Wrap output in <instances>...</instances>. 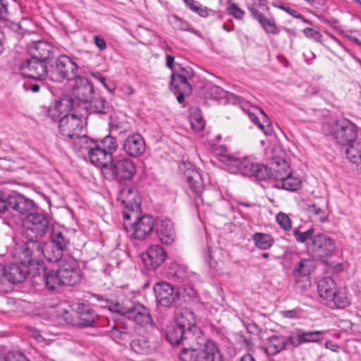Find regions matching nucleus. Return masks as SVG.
<instances>
[{"label": "nucleus", "instance_id": "obj_1", "mask_svg": "<svg viewBox=\"0 0 361 361\" xmlns=\"http://www.w3.org/2000/svg\"><path fill=\"white\" fill-rule=\"evenodd\" d=\"M216 150V154L221 156L220 161L231 173H239L259 180L271 179L281 183L290 173V166L284 159L273 161L269 168L264 164L254 162L247 157L238 158L224 154L227 151L225 146H221Z\"/></svg>", "mask_w": 361, "mask_h": 361}, {"label": "nucleus", "instance_id": "obj_2", "mask_svg": "<svg viewBox=\"0 0 361 361\" xmlns=\"http://www.w3.org/2000/svg\"><path fill=\"white\" fill-rule=\"evenodd\" d=\"M48 217L42 213H31L23 222V233L27 241L22 246L27 253L39 256V240L44 236L49 228Z\"/></svg>", "mask_w": 361, "mask_h": 361}, {"label": "nucleus", "instance_id": "obj_3", "mask_svg": "<svg viewBox=\"0 0 361 361\" xmlns=\"http://www.w3.org/2000/svg\"><path fill=\"white\" fill-rule=\"evenodd\" d=\"M70 245L68 233L61 228L53 227L50 234V243L39 245V258L43 256L49 262H56L61 259L63 252Z\"/></svg>", "mask_w": 361, "mask_h": 361}, {"label": "nucleus", "instance_id": "obj_4", "mask_svg": "<svg viewBox=\"0 0 361 361\" xmlns=\"http://www.w3.org/2000/svg\"><path fill=\"white\" fill-rule=\"evenodd\" d=\"M323 130L325 133L331 135L337 143L342 145L353 143L357 135L356 125L344 118L325 123Z\"/></svg>", "mask_w": 361, "mask_h": 361}, {"label": "nucleus", "instance_id": "obj_5", "mask_svg": "<svg viewBox=\"0 0 361 361\" xmlns=\"http://www.w3.org/2000/svg\"><path fill=\"white\" fill-rule=\"evenodd\" d=\"M20 262H11L4 268V276L11 283H18L23 282L29 274V266L39 259L32 253H27L20 247L19 253Z\"/></svg>", "mask_w": 361, "mask_h": 361}, {"label": "nucleus", "instance_id": "obj_6", "mask_svg": "<svg viewBox=\"0 0 361 361\" xmlns=\"http://www.w3.org/2000/svg\"><path fill=\"white\" fill-rule=\"evenodd\" d=\"M198 327L194 312L188 308L181 309L173 323L167 326L166 339L168 341H178L183 334Z\"/></svg>", "mask_w": 361, "mask_h": 361}, {"label": "nucleus", "instance_id": "obj_7", "mask_svg": "<svg viewBox=\"0 0 361 361\" xmlns=\"http://www.w3.org/2000/svg\"><path fill=\"white\" fill-rule=\"evenodd\" d=\"M78 64L67 55H60L49 66V79L54 82L73 80L78 76Z\"/></svg>", "mask_w": 361, "mask_h": 361}, {"label": "nucleus", "instance_id": "obj_8", "mask_svg": "<svg viewBox=\"0 0 361 361\" xmlns=\"http://www.w3.org/2000/svg\"><path fill=\"white\" fill-rule=\"evenodd\" d=\"M135 173L136 166L134 161L126 157L115 161L113 159L109 167L103 171L106 179L118 180H130Z\"/></svg>", "mask_w": 361, "mask_h": 361}, {"label": "nucleus", "instance_id": "obj_9", "mask_svg": "<svg viewBox=\"0 0 361 361\" xmlns=\"http://www.w3.org/2000/svg\"><path fill=\"white\" fill-rule=\"evenodd\" d=\"M307 249L314 257L326 258L333 255L336 250L334 240L324 233H317L308 243Z\"/></svg>", "mask_w": 361, "mask_h": 361}, {"label": "nucleus", "instance_id": "obj_10", "mask_svg": "<svg viewBox=\"0 0 361 361\" xmlns=\"http://www.w3.org/2000/svg\"><path fill=\"white\" fill-rule=\"evenodd\" d=\"M59 132L65 140H71L84 133V126L80 116L74 114H66L60 119Z\"/></svg>", "mask_w": 361, "mask_h": 361}, {"label": "nucleus", "instance_id": "obj_11", "mask_svg": "<svg viewBox=\"0 0 361 361\" xmlns=\"http://www.w3.org/2000/svg\"><path fill=\"white\" fill-rule=\"evenodd\" d=\"M48 64L49 63L31 57L20 64V70L21 74L25 77L36 80H42L47 78H49Z\"/></svg>", "mask_w": 361, "mask_h": 361}, {"label": "nucleus", "instance_id": "obj_12", "mask_svg": "<svg viewBox=\"0 0 361 361\" xmlns=\"http://www.w3.org/2000/svg\"><path fill=\"white\" fill-rule=\"evenodd\" d=\"M57 271L64 286H74L80 281V271L76 260L73 258L61 259Z\"/></svg>", "mask_w": 361, "mask_h": 361}, {"label": "nucleus", "instance_id": "obj_13", "mask_svg": "<svg viewBox=\"0 0 361 361\" xmlns=\"http://www.w3.org/2000/svg\"><path fill=\"white\" fill-rule=\"evenodd\" d=\"M182 338H178V341H169L173 345H181L193 350L200 351L209 340L202 334L199 327L195 328L183 334Z\"/></svg>", "mask_w": 361, "mask_h": 361}, {"label": "nucleus", "instance_id": "obj_14", "mask_svg": "<svg viewBox=\"0 0 361 361\" xmlns=\"http://www.w3.org/2000/svg\"><path fill=\"white\" fill-rule=\"evenodd\" d=\"M154 222L150 215L137 216L136 221L132 224L131 238L141 240L148 238L154 231Z\"/></svg>", "mask_w": 361, "mask_h": 361}, {"label": "nucleus", "instance_id": "obj_15", "mask_svg": "<svg viewBox=\"0 0 361 361\" xmlns=\"http://www.w3.org/2000/svg\"><path fill=\"white\" fill-rule=\"evenodd\" d=\"M166 252L158 245L149 247L145 254L142 255V260L147 271L156 270L166 259Z\"/></svg>", "mask_w": 361, "mask_h": 361}, {"label": "nucleus", "instance_id": "obj_16", "mask_svg": "<svg viewBox=\"0 0 361 361\" xmlns=\"http://www.w3.org/2000/svg\"><path fill=\"white\" fill-rule=\"evenodd\" d=\"M27 51L31 57L50 63L54 57V47L47 41L38 40L27 44Z\"/></svg>", "mask_w": 361, "mask_h": 361}, {"label": "nucleus", "instance_id": "obj_17", "mask_svg": "<svg viewBox=\"0 0 361 361\" xmlns=\"http://www.w3.org/2000/svg\"><path fill=\"white\" fill-rule=\"evenodd\" d=\"M97 299L104 302V305H102L103 307H107L111 312L126 316L128 318L130 317L137 304L128 298L118 301L104 298L103 296H97Z\"/></svg>", "mask_w": 361, "mask_h": 361}, {"label": "nucleus", "instance_id": "obj_18", "mask_svg": "<svg viewBox=\"0 0 361 361\" xmlns=\"http://www.w3.org/2000/svg\"><path fill=\"white\" fill-rule=\"evenodd\" d=\"M154 230L162 244L171 245L176 238V232L171 221L169 219H157Z\"/></svg>", "mask_w": 361, "mask_h": 361}, {"label": "nucleus", "instance_id": "obj_19", "mask_svg": "<svg viewBox=\"0 0 361 361\" xmlns=\"http://www.w3.org/2000/svg\"><path fill=\"white\" fill-rule=\"evenodd\" d=\"M125 153L132 157H139L144 154L146 149L145 142L138 133L128 135L122 145Z\"/></svg>", "mask_w": 361, "mask_h": 361}, {"label": "nucleus", "instance_id": "obj_20", "mask_svg": "<svg viewBox=\"0 0 361 361\" xmlns=\"http://www.w3.org/2000/svg\"><path fill=\"white\" fill-rule=\"evenodd\" d=\"M74 80V85L72 87L73 96L81 102H88L94 92L92 83L81 76H77Z\"/></svg>", "mask_w": 361, "mask_h": 361}, {"label": "nucleus", "instance_id": "obj_21", "mask_svg": "<svg viewBox=\"0 0 361 361\" xmlns=\"http://www.w3.org/2000/svg\"><path fill=\"white\" fill-rule=\"evenodd\" d=\"M156 300L161 306L169 307L176 298L171 284L166 281L157 282L154 286Z\"/></svg>", "mask_w": 361, "mask_h": 361}, {"label": "nucleus", "instance_id": "obj_22", "mask_svg": "<svg viewBox=\"0 0 361 361\" xmlns=\"http://www.w3.org/2000/svg\"><path fill=\"white\" fill-rule=\"evenodd\" d=\"M75 311L79 319L78 325L81 327L93 326L98 319L97 312L87 302L78 303Z\"/></svg>", "mask_w": 361, "mask_h": 361}, {"label": "nucleus", "instance_id": "obj_23", "mask_svg": "<svg viewBox=\"0 0 361 361\" xmlns=\"http://www.w3.org/2000/svg\"><path fill=\"white\" fill-rule=\"evenodd\" d=\"M170 85L171 90L176 94V99L179 104H182L185 97L192 92V87L184 75L171 74Z\"/></svg>", "mask_w": 361, "mask_h": 361}, {"label": "nucleus", "instance_id": "obj_24", "mask_svg": "<svg viewBox=\"0 0 361 361\" xmlns=\"http://www.w3.org/2000/svg\"><path fill=\"white\" fill-rule=\"evenodd\" d=\"M88 157L91 164L100 168L102 173L105 168L109 167L113 159V155L107 153L97 144H94L92 147L89 149Z\"/></svg>", "mask_w": 361, "mask_h": 361}, {"label": "nucleus", "instance_id": "obj_25", "mask_svg": "<svg viewBox=\"0 0 361 361\" xmlns=\"http://www.w3.org/2000/svg\"><path fill=\"white\" fill-rule=\"evenodd\" d=\"M185 178L189 188L196 196V204H203L202 192L204 185L200 173L196 170L188 171L185 173Z\"/></svg>", "mask_w": 361, "mask_h": 361}, {"label": "nucleus", "instance_id": "obj_26", "mask_svg": "<svg viewBox=\"0 0 361 361\" xmlns=\"http://www.w3.org/2000/svg\"><path fill=\"white\" fill-rule=\"evenodd\" d=\"M8 206L11 209L17 212L19 214L26 216L32 213L34 202L20 194H12L8 195Z\"/></svg>", "mask_w": 361, "mask_h": 361}, {"label": "nucleus", "instance_id": "obj_27", "mask_svg": "<svg viewBox=\"0 0 361 361\" xmlns=\"http://www.w3.org/2000/svg\"><path fill=\"white\" fill-rule=\"evenodd\" d=\"M128 319H132L137 326L146 329H153L154 326L149 310L140 303L137 304V307Z\"/></svg>", "mask_w": 361, "mask_h": 361}, {"label": "nucleus", "instance_id": "obj_28", "mask_svg": "<svg viewBox=\"0 0 361 361\" xmlns=\"http://www.w3.org/2000/svg\"><path fill=\"white\" fill-rule=\"evenodd\" d=\"M250 13L252 18L258 22L266 33L272 35L279 33V29L273 17L267 18L259 9H256L253 6L250 8Z\"/></svg>", "mask_w": 361, "mask_h": 361}, {"label": "nucleus", "instance_id": "obj_29", "mask_svg": "<svg viewBox=\"0 0 361 361\" xmlns=\"http://www.w3.org/2000/svg\"><path fill=\"white\" fill-rule=\"evenodd\" d=\"M117 200L120 202L126 209L130 207L131 209L135 208L137 209L140 204L137 190L130 187H125L121 190L117 197Z\"/></svg>", "mask_w": 361, "mask_h": 361}, {"label": "nucleus", "instance_id": "obj_30", "mask_svg": "<svg viewBox=\"0 0 361 361\" xmlns=\"http://www.w3.org/2000/svg\"><path fill=\"white\" fill-rule=\"evenodd\" d=\"M258 114L255 112H248L250 119L266 135H271L273 133L271 122L267 115L259 108L256 109Z\"/></svg>", "mask_w": 361, "mask_h": 361}, {"label": "nucleus", "instance_id": "obj_31", "mask_svg": "<svg viewBox=\"0 0 361 361\" xmlns=\"http://www.w3.org/2000/svg\"><path fill=\"white\" fill-rule=\"evenodd\" d=\"M71 106V100L68 99H61L56 101L54 106L48 107L46 111V115L53 121H58L66 114H68V111Z\"/></svg>", "mask_w": 361, "mask_h": 361}, {"label": "nucleus", "instance_id": "obj_32", "mask_svg": "<svg viewBox=\"0 0 361 361\" xmlns=\"http://www.w3.org/2000/svg\"><path fill=\"white\" fill-rule=\"evenodd\" d=\"M203 361H224V356L217 344L209 339L200 351Z\"/></svg>", "mask_w": 361, "mask_h": 361}, {"label": "nucleus", "instance_id": "obj_33", "mask_svg": "<svg viewBox=\"0 0 361 361\" xmlns=\"http://www.w3.org/2000/svg\"><path fill=\"white\" fill-rule=\"evenodd\" d=\"M317 288L319 296L326 302L336 293V283L332 278L324 277L318 282Z\"/></svg>", "mask_w": 361, "mask_h": 361}, {"label": "nucleus", "instance_id": "obj_34", "mask_svg": "<svg viewBox=\"0 0 361 361\" xmlns=\"http://www.w3.org/2000/svg\"><path fill=\"white\" fill-rule=\"evenodd\" d=\"M71 308L69 306L58 305L54 312V317L59 325H73L74 319L71 313Z\"/></svg>", "mask_w": 361, "mask_h": 361}, {"label": "nucleus", "instance_id": "obj_35", "mask_svg": "<svg viewBox=\"0 0 361 361\" xmlns=\"http://www.w3.org/2000/svg\"><path fill=\"white\" fill-rule=\"evenodd\" d=\"M131 349L137 354H151L156 350V345L143 338L134 339L130 342Z\"/></svg>", "mask_w": 361, "mask_h": 361}, {"label": "nucleus", "instance_id": "obj_36", "mask_svg": "<svg viewBox=\"0 0 361 361\" xmlns=\"http://www.w3.org/2000/svg\"><path fill=\"white\" fill-rule=\"evenodd\" d=\"M285 338L279 336H271L268 338L267 350L271 355H276L286 349Z\"/></svg>", "mask_w": 361, "mask_h": 361}, {"label": "nucleus", "instance_id": "obj_37", "mask_svg": "<svg viewBox=\"0 0 361 361\" xmlns=\"http://www.w3.org/2000/svg\"><path fill=\"white\" fill-rule=\"evenodd\" d=\"M90 102V109L97 114H106L109 112L111 107L106 99L99 96L93 97Z\"/></svg>", "mask_w": 361, "mask_h": 361}, {"label": "nucleus", "instance_id": "obj_38", "mask_svg": "<svg viewBox=\"0 0 361 361\" xmlns=\"http://www.w3.org/2000/svg\"><path fill=\"white\" fill-rule=\"evenodd\" d=\"M44 279L46 287L50 290H56L64 286L63 281L61 280V277H59L57 270H50L45 273Z\"/></svg>", "mask_w": 361, "mask_h": 361}, {"label": "nucleus", "instance_id": "obj_39", "mask_svg": "<svg viewBox=\"0 0 361 361\" xmlns=\"http://www.w3.org/2000/svg\"><path fill=\"white\" fill-rule=\"evenodd\" d=\"M350 302L345 294L341 291L336 290V293L326 301V305L331 308L337 307L343 309L348 306Z\"/></svg>", "mask_w": 361, "mask_h": 361}, {"label": "nucleus", "instance_id": "obj_40", "mask_svg": "<svg viewBox=\"0 0 361 361\" xmlns=\"http://www.w3.org/2000/svg\"><path fill=\"white\" fill-rule=\"evenodd\" d=\"M348 159L356 165L361 164V142H353L345 149Z\"/></svg>", "mask_w": 361, "mask_h": 361}, {"label": "nucleus", "instance_id": "obj_41", "mask_svg": "<svg viewBox=\"0 0 361 361\" xmlns=\"http://www.w3.org/2000/svg\"><path fill=\"white\" fill-rule=\"evenodd\" d=\"M170 23L176 30L190 32L198 37H201V33L197 30L193 28L188 22L180 18L176 15H173L170 19Z\"/></svg>", "mask_w": 361, "mask_h": 361}, {"label": "nucleus", "instance_id": "obj_42", "mask_svg": "<svg viewBox=\"0 0 361 361\" xmlns=\"http://www.w3.org/2000/svg\"><path fill=\"white\" fill-rule=\"evenodd\" d=\"M252 240L255 246L263 250L269 249L274 244L273 238L267 233H256L252 235Z\"/></svg>", "mask_w": 361, "mask_h": 361}, {"label": "nucleus", "instance_id": "obj_43", "mask_svg": "<svg viewBox=\"0 0 361 361\" xmlns=\"http://www.w3.org/2000/svg\"><path fill=\"white\" fill-rule=\"evenodd\" d=\"M313 269V264L310 259H302L294 268L293 274L295 277L306 276L312 272Z\"/></svg>", "mask_w": 361, "mask_h": 361}, {"label": "nucleus", "instance_id": "obj_44", "mask_svg": "<svg viewBox=\"0 0 361 361\" xmlns=\"http://www.w3.org/2000/svg\"><path fill=\"white\" fill-rule=\"evenodd\" d=\"M85 130L84 129V133H80V135H78L77 137L73 138L71 140H73V147L76 150H81L82 149H87L89 151V149L90 147H92L93 145L95 144L94 141L88 137L86 135Z\"/></svg>", "mask_w": 361, "mask_h": 361}, {"label": "nucleus", "instance_id": "obj_45", "mask_svg": "<svg viewBox=\"0 0 361 361\" xmlns=\"http://www.w3.org/2000/svg\"><path fill=\"white\" fill-rule=\"evenodd\" d=\"M301 180L290 173L280 183L281 187L290 191H295L300 188Z\"/></svg>", "mask_w": 361, "mask_h": 361}, {"label": "nucleus", "instance_id": "obj_46", "mask_svg": "<svg viewBox=\"0 0 361 361\" xmlns=\"http://www.w3.org/2000/svg\"><path fill=\"white\" fill-rule=\"evenodd\" d=\"M302 342L305 343H318L320 342L323 338L324 331H303L300 329Z\"/></svg>", "mask_w": 361, "mask_h": 361}, {"label": "nucleus", "instance_id": "obj_47", "mask_svg": "<svg viewBox=\"0 0 361 361\" xmlns=\"http://www.w3.org/2000/svg\"><path fill=\"white\" fill-rule=\"evenodd\" d=\"M293 235L298 243H305L308 240L312 242L316 233L314 228H310L306 231H301L299 228H295L293 231Z\"/></svg>", "mask_w": 361, "mask_h": 361}, {"label": "nucleus", "instance_id": "obj_48", "mask_svg": "<svg viewBox=\"0 0 361 361\" xmlns=\"http://www.w3.org/2000/svg\"><path fill=\"white\" fill-rule=\"evenodd\" d=\"M99 145H100L102 149H104L107 153H110L111 155H112L118 149V144L116 138L110 135L104 137L101 140Z\"/></svg>", "mask_w": 361, "mask_h": 361}, {"label": "nucleus", "instance_id": "obj_49", "mask_svg": "<svg viewBox=\"0 0 361 361\" xmlns=\"http://www.w3.org/2000/svg\"><path fill=\"white\" fill-rule=\"evenodd\" d=\"M286 348H287L289 345L293 348H297L303 344L300 329H297L290 334L288 338H285Z\"/></svg>", "mask_w": 361, "mask_h": 361}, {"label": "nucleus", "instance_id": "obj_50", "mask_svg": "<svg viewBox=\"0 0 361 361\" xmlns=\"http://www.w3.org/2000/svg\"><path fill=\"white\" fill-rule=\"evenodd\" d=\"M190 123L192 129L195 132L201 131L204 127V120L198 111L190 115Z\"/></svg>", "mask_w": 361, "mask_h": 361}, {"label": "nucleus", "instance_id": "obj_51", "mask_svg": "<svg viewBox=\"0 0 361 361\" xmlns=\"http://www.w3.org/2000/svg\"><path fill=\"white\" fill-rule=\"evenodd\" d=\"M197 350H193L190 348L183 347L179 353L180 361H199L197 357Z\"/></svg>", "mask_w": 361, "mask_h": 361}, {"label": "nucleus", "instance_id": "obj_52", "mask_svg": "<svg viewBox=\"0 0 361 361\" xmlns=\"http://www.w3.org/2000/svg\"><path fill=\"white\" fill-rule=\"evenodd\" d=\"M276 219L281 228L283 230L287 231L291 228V221L286 214L280 212L276 215Z\"/></svg>", "mask_w": 361, "mask_h": 361}, {"label": "nucleus", "instance_id": "obj_53", "mask_svg": "<svg viewBox=\"0 0 361 361\" xmlns=\"http://www.w3.org/2000/svg\"><path fill=\"white\" fill-rule=\"evenodd\" d=\"M172 270H173V272L171 274L178 280L183 281L188 277L187 268L183 265L176 264L174 267L172 268Z\"/></svg>", "mask_w": 361, "mask_h": 361}, {"label": "nucleus", "instance_id": "obj_54", "mask_svg": "<svg viewBox=\"0 0 361 361\" xmlns=\"http://www.w3.org/2000/svg\"><path fill=\"white\" fill-rule=\"evenodd\" d=\"M303 33L306 37L312 39L315 42L324 44L322 40V35L319 31L310 27H306L303 30Z\"/></svg>", "mask_w": 361, "mask_h": 361}, {"label": "nucleus", "instance_id": "obj_55", "mask_svg": "<svg viewBox=\"0 0 361 361\" xmlns=\"http://www.w3.org/2000/svg\"><path fill=\"white\" fill-rule=\"evenodd\" d=\"M92 75L93 76L94 78H95L96 80H97L99 82H101V84L110 92H113L116 89V87H115V85L110 82H106V79L105 77H104L99 72H95V73H92Z\"/></svg>", "mask_w": 361, "mask_h": 361}, {"label": "nucleus", "instance_id": "obj_56", "mask_svg": "<svg viewBox=\"0 0 361 361\" xmlns=\"http://www.w3.org/2000/svg\"><path fill=\"white\" fill-rule=\"evenodd\" d=\"M224 94V90L219 86L212 85L207 89V95L212 99H218Z\"/></svg>", "mask_w": 361, "mask_h": 361}, {"label": "nucleus", "instance_id": "obj_57", "mask_svg": "<svg viewBox=\"0 0 361 361\" xmlns=\"http://www.w3.org/2000/svg\"><path fill=\"white\" fill-rule=\"evenodd\" d=\"M227 9L228 13L236 19H243L245 16V11L239 8L236 4H230Z\"/></svg>", "mask_w": 361, "mask_h": 361}, {"label": "nucleus", "instance_id": "obj_58", "mask_svg": "<svg viewBox=\"0 0 361 361\" xmlns=\"http://www.w3.org/2000/svg\"><path fill=\"white\" fill-rule=\"evenodd\" d=\"M191 11L195 12L199 16L203 18L209 16V13L212 12L211 9H209L207 7L202 6L199 2H197L195 6H192Z\"/></svg>", "mask_w": 361, "mask_h": 361}, {"label": "nucleus", "instance_id": "obj_59", "mask_svg": "<svg viewBox=\"0 0 361 361\" xmlns=\"http://www.w3.org/2000/svg\"><path fill=\"white\" fill-rule=\"evenodd\" d=\"M111 334L115 338L125 340L128 337V332L123 326L114 327L111 331Z\"/></svg>", "mask_w": 361, "mask_h": 361}, {"label": "nucleus", "instance_id": "obj_60", "mask_svg": "<svg viewBox=\"0 0 361 361\" xmlns=\"http://www.w3.org/2000/svg\"><path fill=\"white\" fill-rule=\"evenodd\" d=\"M93 42L100 51H104L106 49V43L104 37L99 35H94L93 37Z\"/></svg>", "mask_w": 361, "mask_h": 361}, {"label": "nucleus", "instance_id": "obj_61", "mask_svg": "<svg viewBox=\"0 0 361 361\" xmlns=\"http://www.w3.org/2000/svg\"><path fill=\"white\" fill-rule=\"evenodd\" d=\"M286 13H288L289 15L292 16L293 17L297 18V19H300V20H302V22H304L305 23H307V24H309V25L312 24L310 20L306 19L302 15L299 13L296 10L293 9L290 7H289L286 10Z\"/></svg>", "mask_w": 361, "mask_h": 361}, {"label": "nucleus", "instance_id": "obj_62", "mask_svg": "<svg viewBox=\"0 0 361 361\" xmlns=\"http://www.w3.org/2000/svg\"><path fill=\"white\" fill-rule=\"evenodd\" d=\"M6 361H30L26 356L21 353H17L14 354H9L6 358Z\"/></svg>", "mask_w": 361, "mask_h": 361}, {"label": "nucleus", "instance_id": "obj_63", "mask_svg": "<svg viewBox=\"0 0 361 361\" xmlns=\"http://www.w3.org/2000/svg\"><path fill=\"white\" fill-rule=\"evenodd\" d=\"M347 37L352 42L361 44V31H350Z\"/></svg>", "mask_w": 361, "mask_h": 361}, {"label": "nucleus", "instance_id": "obj_64", "mask_svg": "<svg viewBox=\"0 0 361 361\" xmlns=\"http://www.w3.org/2000/svg\"><path fill=\"white\" fill-rule=\"evenodd\" d=\"M308 212L311 214H314L315 215L319 216V219L321 221L324 220V211L321 209L319 207H317L316 204L310 205L308 207Z\"/></svg>", "mask_w": 361, "mask_h": 361}]
</instances>
